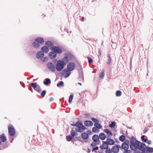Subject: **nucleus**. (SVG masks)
Listing matches in <instances>:
<instances>
[{"label":"nucleus","instance_id":"f257e3e1","mask_svg":"<svg viewBox=\"0 0 153 153\" xmlns=\"http://www.w3.org/2000/svg\"><path fill=\"white\" fill-rule=\"evenodd\" d=\"M77 125L76 127L73 128V129H74L76 131L78 132L81 133L84 130L86 129V127L83 125L81 122L78 121Z\"/></svg>","mask_w":153,"mask_h":153},{"label":"nucleus","instance_id":"f03ea898","mask_svg":"<svg viewBox=\"0 0 153 153\" xmlns=\"http://www.w3.org/2000/svg\"><path fill=\"white\" fill-rule=\"evenodd\" d=\"M65 65V63L62 60H58L55 66L56 70L58 71H62Z\"/></svg>","mask_w":153,"mask_h":153},{"label":"nucleus","instance_id":"7ed1b4c3","mask_svg":"<svg viewBox=\"0 0 153 153\" xmlns=\"http://www.w3.org/2000/svg\"><path fill=\"white\" fill-rule=\"evenodd\" d=\"M136 150L138 149L143 151L145 150V146H146V145L145 144L138 140H136Z\"/></svg>","mask_w":153,"mask_h":153},{"label":"nucleus","instance_id":"20e7f679","mask_svg":"<svg viewBox=\"0 0 153 153\" xmlns=\"http://www.w3.org/2000/svg\"><path fill=\"white\" fill-rule=\"evenodd\" d=\"M8 132L9 135L13 136L15 134V131L14 127L11 125H9L8 126Z\"/></svg>","mask_w":153,"mask_h":153},{"label":"nucleus","instance_id":"39448f33","mask_svg":"<svg viewBox=\"0 0 153 153\" xmlns=\"http://www.w3.org/2000/svg\"><path fill=\"white\" fill-rule=\"evenodd\" d=\"M51 49L52 51L58 54L61 53L62 51V49L58 46H53Z\"/></svg>","mask_w":153,"mask_h":153},{"label":"nucleus","instance_id":"423d86ee","mask_svg":"<svg viewBox=\"0 0 153 153\" xmlns=\"http://www.w3.org/2000/svg\"><path fill=\"white\" fill-rule=\"evenodd\" d=\"M71 71L67 69H65L62 72V74L65 78H67L71 74Z\"/></svg>","mask_w":153,"mask_h":153},{"label":"nucleus","instance_id":"0eeeda50","mask_svg":"<svg viewBox=\"0 0 153 153\" xmlns=\"http://www.w3.org/2000/svg\"><path fill=\"white\" fill-rule=\"evenodd\" d=\"M75 67V63L72 62L69 63L67 65V69L69 70L70 71H72L74 69Z\"/></svg>","mask_w":153,"mask_h":153},{"label":"nucleus","instance_id":"6e6552de","mask_svg":"<svg viewBox=\"0 0 153 153\" xmlns=\"http://www.w3.org/2000/svg\"><path fill=\"white\" fill-rule=\"evenodd\" d=\"M48 68L52 71L54 72L55 70V68L54 65L51 62L48 63L47 64Z\"/></svg>","mask_w":153,"mask_h":153},{"label":"nucleus","instance_id":"1a4fd4ad","mask_svg":"<svg viewBox=\"0 0 153 153\" xmlns=\"http://www.w3.org/2000/svg\"><path fill=\"white\" fill-rule=\"evenodd\" d=\"M120 146L119 145H117L116 146H113L112 147L111 150L112 152L114 153H117L118 152Z\"/></svg>","mask_w":153,"mask_h":153},{"label":"nucleus","instance_id":"9d476101","mask_svg":"<svg viewBox=\"0 0 153 153\" xmlns=\"http://www.w3.org/2000/svg\"><path fill=\"white\" fill-rule=\"evenodd\" d=\"M92 140L94 142H96L97 144L99 143V138L97 135L95 134L92 137Z\"/></svg>","mask_w":153,"mask_h":153},{"label":"nucleus","instance_id":"9b49d317","mask_svg":"<svg viewBox=\"0 0 153 153\" xmlns=\"http://www.w3.org/2000/svg\"><path fill=\"white\" fill-rule=\"evenodd\" d=\"M102 145L100 146V148L102 150L107 149H108V145L106 141H103Z\"/></svg>","mask_w":153,"mask_h":153},{"label":"nucleus","instance_id":"f8f14e48","mask_svg":"<svg viewBox=\"0 0 153 153\" xmlns=\"http://www.w3.org/2000/svg\"><path fill=\"white\" fill-rule=\"evenodd\" d=\"M136 141L135 142H131V143H130L129 146L130 149L133 150H136Z\"/></svg>","mask_w":153,"mask_h":153},{"label":"nucleus","instance_id":"ddd939ff","mask_svg":"<svg viewBox=\"0 0 153 153\" xmlns=\"http://www.w3.org/2000/svg\"><path fill=\"white\" fill-rule=\"evenodd\" d=\"M57 56V54L56 52L53 51L52 52H50L49 53V57L52 59L55 58Z\"/></svg>","mask_w":153,"mask_h":153},{"label":"nucleus","instance_id":"4468645a","mask_svg":"<svg viewBox=\"0 0 153 153\" xmlns=\"http://www.w3.org/2000/svg\"><path fill=\"white\" fill-rule=\"evenodd\" d=\"M44 54L43 52L40 51L37 53L36 56L37 58L40 59L43 57L44 56Z\"/></svg>","mask_w":153,"mask_h":153},{"label":"nucleus","instance_id":"2eb2a0df","mask_svg":"<svg viewBox=\"0 0 153 153\" xmlns=\"http://www.w3.org/2000/svg\"><path fill=\"white\" fill-rule=\"evenodd\" d=\"M121 148L125 150V151L128 150L129 148V145L126 143H124L122 144Z\"/></svg>","mask_w":153,"mask_h":153},{"label":"nucleus","instance_id":"dca6fc26","mask_svg":"<svg viewBox=\"0 0 153 153\" xmlns=\"http://www.w3.org/2000/svg\"><path fill=\"white\" fill-rule=\"evenodd\" d=\"M35 41L38 42L39 43L41 44H42L44 42V40L43 38L42 37H39L37 38L36 39Z\"/></svg>","mask_w":153,"mask_h":153},{"label":"nucleus","instance_id":"f3484780","mask_svg":"<svg viewBox=\"0 0 153 153\" xmlns=\"http://www.w3.org/2000/svg\"><path fill=\"white\" fill-rule=\"evenodd\" d=\"M84 124L86 126H91L93 125V123L91 121L86 120L84 122Z\"/></svg>","mask_w":153,"mask_h":153},{"label":"nucleus","instance_id":"a211bd4d","mask_svg":"<svg viewBox=\"0 0 153 153\" xmlns=\"http://www.w3.org/2000/svg\"><path fill=\"white\" fill-rule=\"evenodd\" d=\"M107 144L109 145H114V140L111 138H108L106 141Z\"/></svg>","mask_w":153,"mask_h":153},{"label":"nucleus","instance_id":"6ab92c4d","mask_svg":"<svg viewBox=\"0 0 153 153\" xmlns=\"http://www.w3.org/2000/svg\"><path fill=\"white\" fill-rule=\"evenodd\" d=\"M70 56L69 55H67L65 56V57L63 58V61L65 63H68L69 62Z\"/></svg>","mask_w":153,"mask_h":153},{"label":"nucleus","instance_id":"aec40b11","mask_svg":"<svg viewBox=\"0 0 153 153\" xmlns=\"http://www.w3.org/2000/svg\"><path fill=\"white\" fill-rule=\"evenodd\" d=\"M41 50L42 52L45 53H47L49 51L48 48L46 46H44L42 48Z\"/></svg>","mask_w":153,"mask_h":153},{"label":"nucleus","instance_id":"412c9836","mask_svg":"<svg viewBox=\"0 0 153 153\" xmlns=\"http://www.w3.org/2000/svg\"><path fill=\"white\" fill-rule=\"evenodd\" d=\"M99 137L102 140H104L106 138V136L104 133H101L99 134Z\"/></svg>","mask_w":153,"mask_h":153},{"label":"nucleus","instance_id":"4be33fe9","mask_svg":"<svg viewBox=\"0 0 153 153\" xmlns=\"http://www.w3.org/2000/svg\"><path fill=\"white\" fill-rule=\"evenodd\" d=\"M81 137L83 139H87L88 138V135L86 133H83L81 134Z\"/></svg>","mask_w":153,"mask_h":153},{"label":"nucleus","instance_id":"5701e85b","mask_svg":"<svg viewBox=\"0 0 153 153\" xmlns=\"http://www.w3.org/2000/svg\"><path fill=\"white\" fill-rule=\"evenodd\" d=\"M0 138L1 141L3 142H5L7 140L6 137L5 136L4 134H3L1 135Z\"/></svg>","mask_w":153,"mask_h":153},{"label":"nucleus","instance_id":"b1692460","mask_svg":"<svg viewBox=\"0 0 153 153\" xmlns=\"http://www.w3.org/2000/svg\"><path fill=\"white\" fill-rule=\"evenodd\" d=\"M78 79L80 81L83 80V76L82 72H79V78Z\"/></svg>","mask_w":153,"mask_h":153},{"label":"nucleus","instance_id":"393cba45","mask_svg":"<svg viewBox=\"0 0 153 153\" xmlns=\"http://www.w3.org/2000/svg\"><path fill=\"white\" fill-rule=\"evenodd\" d=\"M74 129H72L71 132V136L74 137L75 136H76L78 134L76 133L74 130H73Z\"/></svg>","mask_w":153,"mask_h":153},{"label":"nucleus","instance_id":"a878e982","mask_svg":"<svg viewBox=\"0 0 153 153\" xmlns=\"http://www.w3.org/2000/svg\"><path fill=\"white\" fill-rule=\"evenodd\" d=\"M104 131L108 134V137H110L112 135V133L108 129H105L104 130Z\"/></svg>","mask_w":153,"mask_h":153},{"label":"nucleus","instance_id":"bb28decb","mask_svg":"<svg viewBox=\"0 0 153 153\" xmlns=\"http://www.w3.org/2000/svg\"><path fill=\"white\" fill-rule=\"evenodd\" d=\"M45 45L48 47H51L53 45V44L51 42L48 41L46 42Z\"/></svg>","mask_w":153,"mask_h":153},{"label":"nucleus","instance_id":"cd10ccee","mask_svg":"<svg viewBox=\"0 0 153 153\" xmlns=\"http://www.w3.org/2000/svg\"><path fill=\"white\" fill-rule=\"evenodd\" d=\"M105 76L104 74V70H102L100 73L99 75V76L100 78L101 79H103Z\"/></svg>","mask_w":153,"mask_h":153},{"label":"nucleus","instance_id":"c85d7f7f","mask_svg":"<svg viewBox=\"0 0 153 153\" xmlns=\"http://www.w3.org/2000/svg\"><path fill=\"white\" fill-rule=\"evenodd\" d=\"M145 151H147L149 152H153V148L151 147H147L146 146H145Z\"/></svg>","mask_w":153,"mask_h":153},{"label":"nucleus","instance_id":"c756f323","mask_svg":"<svg viewBox=\"0 0 153 153\" xmlns=\"http://www.w3.org/2000/svg\"><path fill=\"white\" fill-rule=\"evenodd\" d=\"M39 43L38 42H34L32 45L34 48H36L39 47L40 46V45Z\"/></svg>","mask_w":153,"mask_h":153},{"label":"nucleus","instance_id":"7c9ffc66","mask_svg":"<svg viewBox=\"0 0 153 153\" xmlns=\"http://www.w3.org/2000/svg\"><path fill=\"white\" fill-rule=\"evenodd\" d=\"M50 83L51 80L49 78L46 79L45 81L44 82V84L45 85H48Z\"/></svg>","mask_w":153,"mask_h":153},{"label":"nucleus","instance_id":"2f4dec72","mask_svg":"<svg viewBox=\"0 0 153 153\" xmlns=\"http://www.w3.org/2000/svg\"><path fill=\"white\" fill-rule=\"evenodd\" d=\"M94 126L96 127L98 129H101L102 127V126L100 124L98 123H95Z\"/></svg>","mask_w":153,"mask_h":153},{"label":"nucleus","instance_id":"473e14b6","mask_svg":"<svg viewBox=\"0 0 153 153\" xmlns=\"http://www.w3.org/2000/svg\"><path fill=\"white\" fill-rule=\"evenodd\" d=\"M30 85L34 89H36V87L38 86V85L36 82L31 83L30 84Z\"/></svg>","mask_w":153,"mask_h":153},{"label":"nucleus","instance_id":"72a5a7b5","mask_svg":"<svg viewBox=\"0 0 153 153\" xmlns=\"http://www.w3.org/2000/svg\"><path fill=\"white\" fill-rule=\"evenodd\" d=\"M92 130L93 132L95 133H97L99 131V129L95 127H94L92 128Z\"/></svg>","mask_w":153,"mask_h":153},{"label":"nucleus","instance_id":"f704fd0d","mask_svg":"<svg viewBox=\"0 0 153 153\" xmlns=\"http://www.w3.org/2000/svg\"><path fill=\"white\" fill-rule=\"evenodd\" d=\"M125 137L124 135L121 136L119 138V140L121 141H123L125 140Z\"/></svg>","mask_w":153,"mask_h":153},{"label":"nucleus","instance_id":"c9c22d12","mask_svg":"<svg viewBox=\"0 0 153 153\" xmlns=\"http://www.w3.org/2000/svg\"><path fill=\"white\" fill-rule=\"evenodd\" d=\"M107 57L108 58V60L107 61L106 63L108 64L109 65L111 62V58L110 56H109V55H108Z\"/></svg>","mask_w":153,"mask_h":153},{"label":"nucleus","instance_id":"e433bc0d","mask_svg":"<svg viewBox=\"0 0 153 153\" xmlns=\"http://www.w3.org/2000/svg\"><path fill=\"white\" fill-rule=\"evenodd\" d=\"M57 86L58 87H59L61 86H64V83H63V82L62 81H60L59 83H58L57 84Z\"/></svg>","mask_w":153,"mask_h":153},{"label":"nucleus","instance_id":"4c0bfd02","mask_svg":"<svg viewBox=\"0 0 153 153\" xmlns=\"http://www.w3.org/2000/svg\"><path fill=\"white\" fill-rule=\"evenodd\" d=\"M109 126L111 128L114 127L115 126V122L114 121L112 122L109 125Z\"/></svg>","mask_w":153,"mask_h":153},{"label":"nucleus","instance_id":"58836bf2","mask_svg":"<svg viewBox=\"0 0 153 153\" xmlns=\"http://www.w3.org/2000/svg\"><path fill=\"white\" fill-rule=\"evenodd\" d=\"M116 96L117 97L120 96L121 95V92L120 91H117L116 92Z\"/></svg>","mask_w":153,"mask_h":153},{"label":"nucleus","instance_id":"ea45409f","mask_svg":"<svg viewBox=\"0 0 153 153\" xmlns=\"http://www.w3.org/2000/svg\"><path fill=\"white\" fill-rule=\"evenodd\" d=\"M130 143H131V142H135L137 140H136V139L133 136H132L130 138Z\"/></svg>","mask_w":153,"mask_h":153},{"label":"nucleus","instance_id":"a19ab883","mask_svg":"<svg viewBox=\"0 0 153 153\" xmlns=\"http://www.w3.org/2000/svg\"><path fill=\"white\" fill-rule=\"evenodd\" d=\"M34 89L39 92H40L41 91V89L40 88V86L39 85H38L36 89Z\"/></svg>","mask_w":153,"mask_h":153},{"label":"nucleus","instance_id":"79ce46f5","mask_svg":"<svg viewBox=\"0 0 153 153\" xmlns=\"http://www.w3.org/2000/svg\"><path fill=\"white\" fill-rule=\"evenodd\" d=\"M91 120L93 121L95 123H99V121L97 120L94 117H92L91 118Z\"/></svg>","mask_w":153,"mask_h":153},{"label":"nucleus","instance_id":"37998d69","mask_svg":"<svg viewBox=\"0 0 153 153\" xmlns=\"http://www.w3.org/2000/svg\"><path fill=\"white\" fill-rule=\"evenodd\" d=\"M46 91L45 90L43 91L42 92L41 94V96L42 97H44L45 96L46 94Z\"/></svg>","mask_w":153,"mask_h":153},{"label":"nucleus","instance_id":"c03bdc74","mask_svg":"<svg viewBox=\"0 0 153 153\" xmlns=\"http://www.w3.org/2000/svg\"><path fill=\"white\" fill-rule=\"evenodd\" d=\"M73 99V96L72 95H70L69 96V102H71Z\"/></svg>","mask_w":153,"mask_h":153},{"label":"nucleus","instance_id":"a18cd8bd","mask_svg":"<svg viewBox=\"0 0 153 153\" xmlns=\"http://www.w3.org/2000/svg\"><path fill=\"white\" fill-rule=\"evenodd\" d=\"M66 137H67V139L68 141H70L72 139V137L70 136H67Z\"/></svg>","mask_w":153,"mask_h":153},{"label":"nucleus","instance_id":"49530a36","mask_svg":"<svg viewBox=\"0 0 153 153\" xmlns=\"http://www.w3.org/2000/svg\"><path fill=\"white\" fill-rule=\"evenodd\" d=\"M87 58L88 59V62L89 63H91L92 62L93 60H92V59L91 58H90L89 57H87Z\"/></svg>","mask_w":153,"mask_h":153},{"label":"nucleus","instance_id":"de8ad7c7","mask_svg":"<svg viewBox=\"0 0 153 153\" xmlns=\"http://www.w3.org/2000/svg\"><path fill=\"white\" fill-rule=\"evenodd\" d=\"M112 152L111 150L110 149H108L105 151L106 153H111Z\"/></svg>","mask_w":153,"mask_h":153},{"label":"nucleus","instance_id":"09e8293b","mask_svg":"<svg viewBox=\"0 0 153 153\" xmlns=\"http://www.w3.org/2000/svg\"><path fill=\"white\" fill-rule=\"evenodd\" d=\"M96 143V142H92L91 144V146L92 147L95 146L96 145H97Z\"/></svg>","mask_w":153,"mask_h":153},{"label":"nucleus","instance_id":"8fccbe9b","mask_svg":"<svg viewBox=\"0 0 153 153\" xmlns=\"http://www.w3.org/2000/svg\"><path fill=\"white\" fill-rule=\"evenodd\" d=\"M78 122H77L76 123L74 124H71V126H75L76 127L77 125H78Z\"/></svg>","mask_w":153,"mask_h":153},{"label":"nucleus","instance_id":"3c124183","mask_svg":"<svg viewBox=\"0 0 153 153\" xmlns=\"http://www.w3.org/2000/svg\"><path fill=\"white\" fill-rule=\"evenodd\" d=\"M98 149V147L97 146H96L92 150V152H93L94 150H97Z\"/></svg>","mask_w":153,"mask_h":153},{"label":"nucleus","instance_id":"603ef678","mask_svg":"<svg viewBox=\"0 0 153 153\" xmlns=\"http://www.w3.org/2000/svg\"><path fill=\"white\" fill-rule=\"evenodd\" d=\"M131 151L130 150H127L125 151L124 153H131Z\"/></svg>","mask_w":153,"mask_h":153},{"label":"nucleus","instance_id":"864d4df0","mask_svg":"<svg viewBox=\"0 0 153 153\" xmlns=\"http://www.w3.org/2000/svg\"><path fill=\"white\" fill-rule=\"evenodd\" d=\"M148 130V129L147 128L144 129L143 131L144 133H146Z\"/></svg>","mask_w":153,"mask_h":153},{"label":"nucleus","instance_id":"5fc2aeb1","mask_svg":"<svg viewBox=\"0 0 153 153\" xmlns=\"http://www.w3.org/2000/svg\"><path fill=\"white\" fill-rule=\"evenodd\" d=\"M124 143H126V144H127L128 145L129 143H130V141H129L128 140H126Z\"/></svg>","mask_w":153,"mask_h":153},{"label":"nucleus","instance_id":"6e6d98bb","mask_svg":"<svg viewBox=\"0 0 153 153\" xmlns=\"http://www.w3.org/2000/svg\"><path fill=\"white\" fill-rule=\"evenodd\" d=\"M145 137V135H143L141 136V139L142 140H143L144 139V137Z\"/></svg>","mask_w":153,"mask_h":153},{"label":"nucleus","instance_id":"4d7b16f0","mask_svg":"<svg viewBox=\"0 0 153 153\" xmlns=\"http://www.w3.org/2000/svg\"><path fill=\"white\" fill-rule=\"evenodd\" d=\"M143 142H146L148 140L146 139H144L143 140H142Z\"/></svg>","mask_w":153,"mask_h":153},{"label":"nucleus","instance_id":"13d9d810","mask_svg":"<svg viewBox=\"0 0 153 153\" xmlns=\"http://www.w3.org/2000/svg\"><path fill=\"white\" fill-rule=\"evenodd\" d=\"M151 140H149L147 142L149 144H150L151 143Z\"/></svg>","mask_w":153,"mask_h":153},{"label":"nucleus","instance_id":"bf43d9fd","mask_svg":"<svg viewBox=\"0 0 153 153\" xmlns=\"http://www.w3.org/2000/svg\"><path fill=\"white\" fill-rule=\"evenodd\" d=\"M53 99L52 97H51L50 99V101H53Z\"/></svg>","mask_w":153,"mask_h":153},{"label":"nucleus","instance_id":"052dcab7","mask_svg":"<svg viewBox=\"0 0 153 153\" xmlns=\"http://www.w3.org/2000/svg\"><path fill=\"white\" fill-rule=\"evenodd\" d=\"M1 141H0V150L2 149L1 148Z\"/></svg>","mask_w":153,"mask_h":153},{"label":"nucleus","instance_id":"680f3d73","mask_svg":"<svg viewBox=\"0 0 153 153\" xmlns=\"http://www.w3.org/2000/svg\"><path fill=\"white\" fill-rule=\"evenodd\" d=\"M84 19V17H82V21H83Z\"/></svg>","mask_w":153,"mask_h":153},{"label":"nucleus","instance_id":"e2e57ef3","mask_svg":"<svg viewBox=\"0 0 153 153\" xmlns=\"http://www.w3.org/2000/svg\"><path fill=\"white\" fill-rule=\"evenodd\" d=\"M88 149V152H90V150L89 149Z\"/></svg>","mask_w":153,"mask_h":153},{"label":"nucleus","instance_id":"0e129e2a","mask_svg":"<svg viewBox=\"0 0 153 153\" xmlns=\"http://www.w3.org/2000/svg\"><path fill=\"white\" fill-rule=\"evenodd\" d=\"M78 84L80 85H81V83H79V82H78Z\"/></svg>","mask_w":153,"mask_h":153},{"label":"nucleus","instance_id":"69168bd1","mask_svg":"<svg viewBox=\"0 0 153 153\" xmlns=\"http://www.w3.org/2000/svg\"><path fill=\"white\" fill-rule=\"evenodd\" d=\"M89 131L90 132H91V131H89V130H88V132Z\"/></svg>","mask_w":153,"mask_h":153},{"label":"nucleus","instance_id":"338daca9","mask_svg":"<svg viewBox=\"0 0 153 153\" xmlns=\"http://www.w3.org/2000/svg\"><path fill=\"white\" fill-rule=\"evenodd\" d=\"M111 46H112V48H114V47H113V45H111Z\"/></svg>","mask_w":153,"mask_h":153},{"label":"nucleus","instance_id":"774afa93","mask_svg":"<svg viewBox=\"0 0 153 153\" xmlns=\"http://www.w3.org/2000/svg\"><path fill=\"white\" fill-rule=\"evenodd\" d=\"M112 44H113V43H114V42H112Z\"/></svg>","mask_w":153,"mask_h":153}]
</instances>
